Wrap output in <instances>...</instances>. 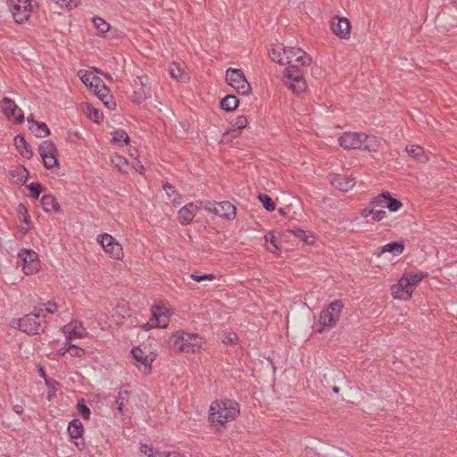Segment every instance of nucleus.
<instances>
[{
    "mask_svg": "<svg viewBox=\"0 0 457 457\" xmlns=\"http://www.w3.org/2000/svg\"><path fill=\"white\" fill-rule=\"evenodd\" d=\"M202 208H204V204L202 201L191 202L181 207L178 212L179 223L181 225L190 224Z\"/></svg>",
    "mask_w": 457,
    "mask_h": 457,
    "instance_id": "nucleus-18",
    "label": "nucleus"
},
{
    "mask_svg": "<svg viewBox=\"0 0 457 457\" xmlns=\"http://www.w3.org/2000/svg\"><path fill=\"white\" fill-rule=\"evenodd\" d=\"M77 410L79 414L83 417L86 420L90 419L91 411L90 409L85 404L84 399H80L78 401L77 403Z\"/></svg>",
    "mask_w": 457,
    "mask_h": 457,
    "instance_id": "nucleus-41",
    "label": "nucleus"
},
{
    "mask_svg": "<svg viewBox=\"0 0 457 457\" xmlns=\"http://www.w3.org/2000/svg\"><path fill=\"white\" fill-rule=\"evenodd\" d=\"M226 82L237 93L242 96L252 94V87L240 69L228 68L226 71Z\"/></svg>",
    "mask_w": 457,
    "mask_h": 457,
    "instance_id": "nucleus-8",
    "label": "nucleus"
},
{
    "mask_svg": "<svg viewBox=\"0 0 457 457\" xmlns=\"http://www.w3.org/2000/svg\"><path fill=\"white\" fill-rule=\"evenodd\" d=\"M152 316L149 320L143 325L141 328L149 330L155 328H167L170 321V317L172 315V311L165 306H154L151 310Z\"/></svg>",
    "mask_w": 457,
    "mask_h": 457,
    "instance_id": "nucleus-10",
    "label": "nucleus"
},
{
    "mask_svg": "<svg viewBox=\"0 0 457 457\" xmlns=\"http://www.w3.org/2000/svg\"><path fill=\"white\" fill-rule=\"evenodd\" d=\"M169 73L170 76L178 82L184 83L189 79L184 62H172L170 66Z\"/></svg>",
    "mask_w": 457,
    "mask_h": 457,
    "instance_id": "nucleus-23",
    "label": "nucleus"
},
{
    "mask_svg": "<svg viewBox=\"0 0 457 457\" xmlns=\"http://www.w3.org/2000/svg\"><path fill=\"white\" fill-rule=\"evenodd\" d=\"M134 169L139 172L140 174H143L144 173V170H145V168L144 166L140 163V162H137L135 165H134Z\"/></svg>",
    "mask_w": 457,
    "mask_h": 457,
    "instance_id": "nucleus-57",
    "label": "nucleus"
},
{
    "mask_svg": "<svg viewBox=\"0 0 457 457\" xmlns=\"http://www.w3.org/2000/svg\"><path fill=\"white\" fill-rule=\"evenodd\" d=\"M44 305H45V311L47 313H55L58 311V305L54 301H48Z\"/></svg>",
    "mask_w": 457,
    "mask_h": 457,
    "instance_id": "nucleus-53",
    "label": "nucleus"
},
{
    "mask_svg": "<svg viewBox=\"0 0 457 457\" xmlns=\"http://www.w3.org/2000/svg\"><path fill=\"white\" fill-rule=\"evenodd\" d=\"M131 354L137 368L145 375L150 374L157 356L154 346L152 344H141L132 348Z\"/></svg>",
    "mask_w": 457,
    "mask_h": 457,
    "instance_id": "nucleus-6",
    "label": "nucleus"
},
{
    "mask_svg": "<svg viewBox=\"0 0 457 457\" xmlns=\"http://www.w3.org/2000/svg\"><path fill=\"white\" fill-rule=\"evenodd\" d=\"M248 124V120L245 116L241 115L237 117L232 122H231V129L229 132H227L224 134V137L228 135L230 132L233 133V137H237L241 131V129L246 128Z\"/></svg>",
    "mask_w": 457,
    "mask_h": 457,
    "instance_id": "nucleus-30",
    "label": "nucleus"
},
{
    "mask_svg": "<svg viewBox=\"0 0 457 457\" xmlns=\"http://www.w3.org/2000/svg\"><path fill=\"white\" fill-rule=\"evenodd\" d=\"M278 213H279L280 215H282V216H285V215H286V212H285V210H284L283 208L278 209Z\"/></svg>",
    "mask_w": 457,
    "mask_h": 457,
    "instance_id": "nucleus-61",
    "label": "nucleus"
},
{
    "mask_svg": "<svg viewBox=\"0 0 457 457\" xmlns=\"http://www.w3.org/2000/svg\"><path fill=\"white\" fill-rule=\"evenodd\" d=\"M405 150L408 155L418 162L425 163L428 161L427 153L418 145H409L406 146Z\"/></svg>",
    "mask_w": 457,
    "mask_h": 457,
    "instance_id": "nucleus-24",
    "label": "nucleus"
},
{
    "mask_svg": "<svg viewBox=\"0 0 457 457\" xmlns=\"http://www.w3.org/2000/svg\"><path fill=\"white\" fill-rule=\"evenodd\" d=\"M264 239L266 243L270 244V245L267 247L268 251H270L272 253L279 255L281 250L277 244V237L275 235V232L269 231L268 233L265 234Z\"/></svg>",
    "mask_w": 457,
    "mask_h": 457,
    "instance_id": "nucleus-33",
    "label": "nucleus"
},
{
    "mask_svg": "<svg viewBox=\"0 0 457 457\" xmlns=\"http://www.w3.org/2000/svg\"><path fill=\"white\" fill-rule=\"evenodd\" d=\"M14 145L19 153L27 159L33 156V151L21 135H17L13 139Z\"/></svg>",
    "mask_w": 457,
    "mask_h": 457,
    "instance_id": "nucleus-26",
    "label": "nucleus"
},
{
    "mask_svg": "<svg viewBox=\"0 0 457 457\" xmlns=\"http://www.w3.org/2000/svg\"><path fill=\"white\" fill-rule=\"evenodd\" d=\"M240 413L239 404L230 399L213 401L209 407V420L216 430L234 420Z\"/></svg>",
    "mask_w": 457,
    "mask_h": 457,
    "instance_id": "nucleus-2",
    "label": "nucleus"
},
{
    "mask_svg": "<svg viewBox=\"0 0 457 457\" xmlns=\"http://www.w3.org/2000/svg\"><path fill=\"white\" fill-rule=\"evenodd\" d=\"M330 29L340 39L347 40L351 36V23L345 17L336 16L331 19Z\"/></svg>",
    "mask_w": 457,
    "mask_h": 457,
    "instance_id": "nucleus-20",
    "label": "nucleus"
},
{
    "mask_svg": "<svg viewBox=\"0 0 457 457\" xmlns=\"http://www.w3.org/2000/svg\"><path fill=\"white\" fill-rule=\"evenodd\" d=\"M67 140L70 143L80 145L82 144L83 138L79 131L73 130L68 132Z\"/></svg>",
    "mask_w": 457,
    "mask_h": 457,
    "instance_id": "nucleus-48",
    "label": "nucleus"
},
{
    "mask_svg": "<svg viewBox=\"0 0 457 457\" xmlns=\"http://www.w3.org/2000/svg\"><path fill=\"white\" fill-rule=\"evenodd\" d=\"M140 453L147 457H162L160 452H154V448L146 444H140Z\"/></svg>",
    "mask_w": 457,
    "mask_h": 457,
    "instance_id": "nucleus-40",
    "label": "nucleus"
},
{
    "mask_svg": "<svg viewBox=\"0 0 457 457\" xmlns=\"http://www.w3.org/2000/svg\"><path fill=\"white\" fill-rule=\"evenodd\" d=\"M18 213L21 222H23L25 225L30 224V217L29 215L28 209L23 204H20L18 205Z\"/></svg>",
    "mask_w": 457,
    "mask_h": 457,
    "instance_id": "nucleus-42",
    "label": "nucleus"
},
{
    "mask_svg": "<svg viewBox=\"0 0 457 457\" xmlns=\"http://www.w3.org/2000/svg\"><path fill=\"white\" fill-rule=\"evenodd\" d=\"M96 242L101 245L104 253L113 261H122L124 250L122 245L112 235L102 233L96 237Z\"/></svg>",
    "mask_w": 457,
    "mask_h": 457,
    "instance_id": "nucleus-7",
    "label": "nucleus"
},
{
    "mask_svg": "<svg viewBox=\"0 0 457 457\" xmlns=\"http://www.w3.org/2000/svg\"><path fill=\"white\" fill-rule=\"evenodd\" d=\"M96 73L100 71L93 68L92 70H80L78 72V76L82 83L89 88L97 97L103 102V104L109 109L113 110L116 106L115 102L110 95V91L107 87L103 83L101 79L97 77Z\"/></svg>",
    "mask_w": 457,
    "mask_h": 457,
    "instance_id": "nucleus-4",
    "label": "nucleus"
},
{
    "mask_svg": "<svg viewBox=\"0 0 457 457\" xmlns=\"http://www.w3.org/2000/svg\"><path fill=\"white\" fill-rule=\"evenodd\" d=\"M69 345V354L71 357H82L85 354V350L76 345L67 343Z\"/></svg>",
    "mask_w": 457,
    "mask_h": 457,
    "instance_id": "nucleus-50",
    "label": "nucleus"
},
{
    "mask_svg": "<svg viewBox=\"0 0 457 457\" xmlns=\"http://www.w3.org/2000/svg\"><path fill=\"white\" fill-rule=\"evenodd\" d=\"M28 189L31 192L33 196L37 199L40 193L43 191L42 186L39 183H31L28 186Z\"/></svg>",
    "mask_w": 457,
    "mask_h": 457,
    "instance_id": "nucleus-52",
    "label": "nucleus"
},
{
    "mask_svg": "<svg viewBox=\"0 0 457 457\" xmlns=\"http://www.w3.org/2000/svg\"><path fill=\"white\" fill-rule=\"evenodd\" d=\"M151 96V94L142 91V89L135 90L132 95V101L137 104H142L147 98Z\"/></svg>",
    "mask_w": 457,
    "mask_h": 457,
    "instance_id": "nucleus-43",
    "label": "nucleus"
},
{
    "mask_svg": "<svg viewBox=\"0 0 457 457\" xmlns=\"http://www.w3.org/2000/svg\"><path fill=\"white\" fill-rule=\"evenodd\" d=\"M123 397H122V395L121 393H120L119 395V397L118 399L116 400V403L118 404V411L122 415L123 414V410H122V405H123Z\"/></svg>",
    "mask_w": 457,
    "mask_h": 457,
    "instance_id": "nucleus-55",
    "label": "nucleus"
},
{
    "mask_svg": "<svg viewBox=\"0 0 457 457\" xmlns=\"http://www.w3.org/2000/svg\"><path fill=\"white\" fill-rule=\"evenodd\" d=\"M104 78H105L106 79H108V80H112V76H111L110 74L105 73V74H104Z\"/></svg>",
    "mask_w": 457,
    "mask_h": 457,
    "instance_id": "nucleus-62",
    "label": "nucleus"
},
{
    "mask_svg": "<svg viewBox=\"0 0 457 457\" xmlns=\"http://www.w3.org/2000/svg\"><path fill=\"white\" fill-rule=\"evenodd\" d=\"M427 277L428 273L424 271L405 272L398 282L392 286V297L400 301L410 300L416 287Z\"/></svg>",
    "mask_w": 457,
    "mask_h": 457,
    "instance_id": "nucleus-5",
    "label": "nucleus"
},
{
    "mask_svg": "<svg viewBox=\"0 0 457 457\" xmlns=\"http://www.w3.org/2000/svg\"><path fill=\"white\" fill-rule=\"evenodd\" d=\"M228 341H229V342H233V338H232V337H229V338H228Z\"/></svg>",
    "mask_w": 457,
    "mask_h": 457,
    "instance_id": "nucleus-64",
    "label": "nucleus"
},
{
    "mask_svg": "<svg viewBox=\"0 0 457 457\" xmlns=\"http://www.w3.org/2000/svg\"><path fill=\"white\" fill-rule=\"evenodd\" d=\"M204 209L209 212H212L219 217L225 220H234L237 215V209L235 205L228 201L220 203L206 202L204 204Z\"/></svg>",
    "mask_w": 457,
    "mask_h": 457,
    "instance_id": "nucleus-16",
    "label": "nucleus"
},
{
    "mask_svg": "<svg viewBox=\"0 0 457 457\" xmlns=\"http://www.w3.org/2000/svg\"><path fill=\"white\" fill-rule=\"evenodd\" d=\"M18 258L22 262L21 270L24 275L36 274L39 270L40 261L35 251L26 248L21 249L18 253Z\"/></svg>",
    "mask_w": 457,
    "mask_h": 457,
    "instance_id": "nucleus-13",
    "label": "nucleus"
},
{
    "mask_svg": "<svg viewBox=\"0 0 457 457\" xmlns=\"http://www.w3.org/2000/svg\"><path fill=\"white\" fill-rule=\"evenodd\" d=\"M285 234L294 235L295 237L300 238L303 242H304L307 245L313 244V242L315 240L313 235L307 234L306 231H304L301 228L288 229L285 232Z\"/></svg>",
    "mask_w": 457,
    "mask_h": 457,
    "instance_id": "nucleus-32",
    "label": "nucleus"
},
{
    "mask_svg": "<svg viewBox=\"0 0 457 457\" xmlns=\"http://www.w3.org/2000/svg\"><path fill=\"white\" fill-rule=\"evenodd\" d=\"M17 177L18 178V180L24 184L26 183V181L28 180V178H29V171L28 170L23 167V166H21V167H17L14 170V173H13V177Z\"/></svg>",
    "mask_w": 457,
    "mask_h": 457,
    "instance_id": "nucleus-46",
    "label": "nucleus"
},
{
    "mask_svg": "<svg viewBox=\"0 0 457 457\" xmlns=\"http://www.w3.org/2000/svg\"><path fill=\"white\" fill-rule=\"evenodd\" d=\"M332 390L334 393L337 394V393H339L340 388L338 386H333Z\"/></svg>",
    "mask_w": 457,
    "mask_h": 457,
    "instance_id": "nucleus-63",
    "label": "nucleus"
},
{
    "mask_svg": "<svg viewBox=\"0 0 457 457\" xmlns=\"http://www.w3.org/2000/svg\"><path fill=\"white\" fill-rule=\"evenodd\" d=\"M29 130L37 137H46L50 134V130L46 123L38 122L31 118H28Z\"/></svg>",
    "mask_w": 457,
    "mask_h": 457,
    "instance_id": "nucleus-25",
    "label": "nucleus"
},
{
    "mask_svg": "<svg viewBox=\"0 0 457 457\" xmlns=\"http://www.w3.org/2000/svg\"><path fill=\"white\" fill-rule=\"evenodd\" d=\"M404 245L402 242L395 241L383 245L380 251L378 253V256H381L383 253H390L395 256L403 253Z\"/></svg>",
    "mask_w": 457,
    "mask_h": 457,
    "instance_id": "nucleus-27",
    "label": "nucleus"
},
{
    "mask_svg": "<svg viewBox=\"0 0 457 457\" xmlns=\"http://www.w3.org/2000/svg\"><path fill=\"white\" fill-rule=\"evenodd\" d=\"M0 109L5 118L16 124L24 121V114L22 110L9 97H4L0 102Z\"/></svg>",
    "mask_w": 457,
    "mask_h": 457,
    "instance_id": "nucleus-15",
    "label": "nucleus"
},
{
    "mask_svg": "<svg viewBox=\"0 0 457 457\" xmlns=\"http://www.w3.org/2000/svg\"><path fill=\"white\" fill-rule=\"evenodd\" d=\"M190 278L196 282L213 281L216 278L213 274L199 275L196 272L190 274Z\"/></svg>",
    "mask_w": 457,
    "mask_h": 457,
    "instance_id": "nucleus-49",
    "label": "nucleus"
},
{
    "mask_svg": "<svg viewBox=\"0 0 457 457\" xmlns=\"http://www.w3.org/2000/svg\"><path fill=\"white\" fill-rule=\"evenodd\" d=\"M112 142L120 145L123 144L127 145L129 142V137L124 130L118 129L113 132Z\"/></svg>",
    "mask_w": 457,
    "mask_h": 457,
    "instance_id": "nucleus-36",
    "label": "nucleus"
},
{
    "mask_svg": "<svg viewBox=\"0 0 457 457\" xmlns=\"http://www.w3.org/2000/svg\"><path fill=\"white\" fill-rule=\"evenodd\" d=\"M14 411H15L16 413L21 414V413L22 412V408H21V406H20V405H16V406H14Z\"/></svg>",
    "mask_w": 457,
    "mask_h": 457,
    "instance_id": "nucleus-60",
    "label": "nucleus"
},
{
    "mask_svg": "<svg viewBox=\"0 0 457 457\" xmlns=\"http://www.w3.org/2000/svg\"><path fill=\"white\" fill-rule=\"evenodd\" d=\"M93 24L95 28L100 32V33H106L110 30V24L104 21L101 17H96L93 19Z\"/></svg>",
    "mask_w": 457,
    "mask_h": 457,
    "instance_id": "nucleus-37",
    "label": "nucleus"
},
{
    "mask_svg": "<svg viewBox=\"0 0 457 457\" xmlns=\"http://www.w3.org/2000/svg\"><path fill=\"white\" fill-rule=\"evenodd\" d=\"M239 104V100L236 96L228 95L226 96L220 102V107L224 111L233 112L235 111Z\"/></svg>",
    "mask_w": 457,
    "mask_h": 457,
    "instance_id": "nucleus-31",
    "label": "nucleus"
},
{
    "mask_svg": "<svg viewBox=\"0 0 457 457\" xmlns=\"http://www.w3.org/2000/svg\"><path fill=\"white\" fill-rule=\"evenodd\" d=\"M137 80L141 87L140 89H142V91L151 94V87L149 85L148 78L146 76H140L137 77Z\"/></svg>",
    "mask_w": 457,
    "mask_h": 457,
    "instance_id": "nucleus-51",
    "label": "nucleus"
},
{
    "mask_svg": "<svg viewBox=\"0 0 457 457\" xmlns=\"http://www.w3.org/2000/svg\"><path fill=\"white\" fill-rule=\"evenodd\" d=\"M269 55L273 62L287 64L284 72L285 85L294 94L299 95L306 90L303 68L312 64L310 54L297 46L278 45L270 49Z\"/></svg>",
    "mask_w": 457,
    "mask_h": 457,
    "instance_id": "nucleus-1",
    "label": "nucleus"
},
{
    "mask_svg": "<svg viewBox=\"0 0 457 457\" xmlns=\"http://www.w3.org/2000/svg\"><path fill=\"white\" fill-rule=\"evenodd\" d=\"M18 229L21 235H26L29 230V225H20Z\"/></svg>",
    "mask_w": 457,
    "mask_h": 457,
    "instance_id": "nucleus-56",
    "label": "nucleus"
},
{
    "mask_svg": "<svg viewBox=\"0 0 457 457\" xmlns=\"http://www.w3.org/2000/svg\"><path fill=\"white\" fill-rule=\"evenodd\" d=\"M9 10L17 23L27 21L34 8L32 0H8Z\"/></svg>",
    "mask_w": 457,
    "mask_h": 457,
    "instance_id": "nucleus-12",
    "label": "nucleus"
},
{
    "mask_svg": "<svg viewBox=\"0 0 457 457\" xmlns=\"http://www.w3.org/2000/svg\"><path fill=\"white\" fill-rule=\"evenodd\" d=\"M38 151L46 169L52 170L59 166L57 149L52 141H43L38 147Z\"/></svg>",
    "mask_w": 457,
    "mask_h": 457,
    "instance_id": "nucleus-14",
    "label": "nucleus"
},
{
    "mask_svg": "<svg viewBox=\"0 0 457 457\" xmlns=\"http://www.w3.org/2000/svg\"><path fill=\"white\" fill-rule=\"evenodd\" d=\"M67 343L74 339L83 338L87 336L86 328L77 320L71 321L62 328Z\"/></svg>",
    "mask_w": 457,
    "mask_h": 457,
    "instance_id": "nucleus-21",
    "label": "nucleus"
},
{
    "mask_svg": "<svg viewBox=\"0 0 457 457\" xmlns=\"http://www.w3.org/2000/svg\"><path fill=\"white\" fill-rule=\"evenodd\" d=\"M68 432L71 438H80L84 434V426L82 422L78 419H74L70 421L68 425Z\"/></svg>",
    "mask_w": 457,
    "mask_h": 457,
    "instance_id": "nucleus-29",
    "label": "nucleus"
},
{
    "mask_svg": "<svg viewBox=\"0 0 457 457\" xmlns=\"http://www.w3.org/2000/svg\"><path fill=\"white\" fill-rule=\"evenodd\" d=\"M58 353L62 356H64L66 353H69V345L67 347H61L58 350Z\"/></svg>",
    "mask_w": 457,
    "mask_h": 457,
    "instance_id": "nucleus-59",
    "label": "nucleus"
},
{
    "mask_svg": "<svg viewBox=\"0 0 457 457\" xmlns=\"http://www.w3.org/2000/svg\"><path fill=\"white\" fill-rule=\"evenodd\" d=\"M259 201L262 204L265 210L268 212H273L276 208V205L272 199L265 194H259L258 195Z\"/></svg>",
    "mask_w": 457,
    "mask_h": 457,
    "instance_id": "nucleus-38",
    "label": "nucleus"
},
{
    "mask_svg": "<svg viewBox=\"0 0 457 457\" xmlns=\"http://www.w3.org/2000/svg\"><path fill=\"white\" fill-rule=\"evenodd\" d=\"M370 204L374 207L387 208L392 212H396L403 207V203L394 198L388 192H383L372 198Z\"/></svg>",
    "mask_w": 457,
    "mask_h": 457,
    "instance_id": "nucleus-17",
    "label": "nucleus"
},
{
    "mask_svg": "<svg viewBox=\"0 0 457 457\" xmlns=\"http://www.w3.org/2000/svg\"><path fill=\"white\" fill-rule=\"evenodd\" d=\"M368 136L358 132H345L338 139L339 145L345 149H359Z\"/></svg>",
    "mask_w": 457,
    "mask_h": 457,
    "instance_id": "nucleus-19",
    "label": "nucleus"
},
{
    "mask_svg": "<svg viewBox=\"0 0 457 457\" xmlns=\"http://www.w3.org/2000/svg\"><path fill=\"white\" fill-rule=\"evenodd\" d=\"M81 0H55V3L61 7L71 10L78 7Z\"/></svg>",
    "mask_w": 457,
    "mask_h": 457,
    "instance_id": "nucleus-45",
    "label": "nucleus"
},
{
    "mask_svg": "<svg viewBox=\"0 0 457 457\" xmlns=\"http://www.w3.org/2000/svg\"><path fill=\"white\" fill-rule=\"evenodd\" d=\"M312 72L314 76H321L322 74V70L320 67L319 66H315L312 69Z\"/></svg>",
    "mask_w": 457,
    "mask_h": 457,
    "instance_id": "nucleus-58",
    "label": "nucleus"
},
{
    "mask_svg": "<svg viewBox=\"0 0 457 457\" xmlns=\"http://www.w3.org/2000/svg\"><path fill=\"white\" fill-rule=\"evenodd\" d=\"M87 113L88 118L94 122L99 123L103 120V113L93 107H87Z\"/></svg>",
    "mask_w": 457,
    "mask_h": 457,
    "instance_id": "nucleus-47",
    "label": "nucleus"
},
{
    "mask_svg": "<svg viewBox=\"0 0 457 457\" xmlns=\"http://www.w3.org/2000/svg\"><path fill=\"white\" fill-rule=\"evenodd\" d=\"M330 184L342 192H348L355 186V179L341 174H330L328 176Z\"/></svg>",
    "mask_w": 457,
    "mask_h": 457,
    "instance_id": "nucleus-22",
    "label": "nucleus"
},
{
    "mask_svg": "<svg viewBox=\"0 0 457 457\" xmlns=\"http://www.w3.org/2000/svg\"><path fill=\"white\" fill-rule=\"evenodd\" d=\"M168 198L175 204H181V196L176 192L175 187L168 183L163 185Z\"/></svg>",
    "mask_w": 457,
    "mask_h": 457,
    "instance_id": "nucleus-35",
    "label": "nucleus"
},
{
    "mask_svg": "<svg viewBox=\"0 0 457 457\" xmlns=\"http://www.w3.org/2000/svg\"><path fill=\"white\" fill-rule=\"evenodd\" d=\"M41 206L46 212H50L52 211L58 212L60 210V205L56 200V198L52 195H45L42 196L40 200Z\"/></svg>",
    "mask_w": 457,
    "mask_h": 457,
    "instance_id": "nucleus-28",
    "label": "nucleus"
},
{
    "mask_svg": "<svg viewBox=\"0 0 457 457\" xmlns=\"http://www.w3.org/2000/svg\"><path fill=\"white\" fill-rule=\"evenodd\" d=\"M344 305L341 301L336 300L332 302L326 310H323L320 316V323L321 325L320 332L329 330L334 328L341 316Z\"/></svg>",
    "mask_w": 457,
    "mask_h": 457,
    "instance_id": "nucleus-9",
    "label": "nucleus"
},
{
    "mask_svg": "<svg viewBox=\"0 0 457 457\" xmlns=\"http://www.w3.org/2000/svg\"><path fill=\"white\" fill-rule=\"evenodd\" d=\"M370 207H366V208H363L361 211V216L364 219H367L369 217H371V210H372V206L370 204Z\"/></svg>",
    "mask_w": 457,
    "mask_h": 457,
    "instance_id": "nucleus-54",
    "label": "nucleus"
},
{
    "mask_svg": "<svg viewBox=\"0 0 457 457\" xmlns=\"http://www.w3.org/2000/svg\"><path fill=\"white\" fill-rule=\"evenodd\" d=\"M366 145H364V149L369 152H377L379 147V139L376 137H369L365 139Z\"/></svg>",
    "mask_w": 457,
    "mask_h": 457,
    "instance_id": "nucleus-39",
    "label": "nucleus"
},
{
    "mask_svg": "<svg viewBox=\"0 0 457 457\" xmlns=\"http://www.w3.org/2000/svg\"><path fill=\"white\" fill-rule=\"evenodd\" d=\"M111 162L116 167L118 168L120 171L122 172H126L127 171V169L129 167V163H128V161L125 157L118 154H114L111 156Z\"/></svg>",
    "mask_w": 457,
    "mask_h": 457,
    "instance_id": "nucleus-34",
    "label": "nucleus"
},
{
    "mask_svg": "<svg viewBox=\"0 0 457 457\" xmlns=\"http://www.w3.org/2000/svg\"><path fill=\"white\" fill-rule=\"evenodd\" d=\"M377 208L378 207L372 206L370 218H371L372 221L378 222V221L385 220L387 217V213L386 211L382 210L381 208L380 209H377Z\"/></svg>",
    "mask_w": 457,
    "mask_h": 457,
    "instance_id": "nucleus-44",
    "label": "nucleus"
},
{
    "mask_svg": "<svg viewBox=\"0 0 457 457\" xmlns=\"http://www.w3.org/2000/svg\"><path fill=\"white\" fill-rule=\"evenodd\" d=\"M38 318V314L29 313L20 319H13L10 326L28 335H37L42 328Z\"/></svg>",
    "mask_w": 457,
    "mask_h": 457,
    "instance_id": "nucleus-11",
    "label": "nucleus"
},
{
    "mask_svg": "<svg viewBox=\"0 0 457 457\" xmlns=\"http://www.w3.org/2000/svg\"><path fill=\"white\" fill-rule=\"evenodd\" d=\"M204 342L203 337L199 334L179 329L170 336L168 346L177 353H199Z\"/></svg>",
    "mask_w": 457,
    "mask_h": 457,
    "instance_id": "nucleus-3",
    "label": "nucleus"
}]
</instances>
